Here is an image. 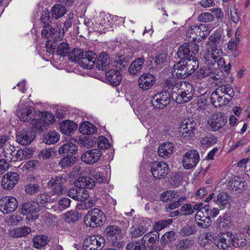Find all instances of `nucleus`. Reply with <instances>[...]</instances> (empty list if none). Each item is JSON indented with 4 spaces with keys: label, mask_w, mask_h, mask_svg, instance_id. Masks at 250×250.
I'll list each match as a JSON object with an SVG mask.
<instances>
[{
    "label": "nucleus",
    "mask_w": 250,
    "mask_h": 250,
    "mask_svg": "<svg viewBox=\"0 0 250 250\" xmlns=\"http://www.w3.org/2000/svg\"><path fill=\"white\" fill-rule=\"evenodd\" d=\"M199 46L193 42L185 43L179 47L177 53L178 57L184 60L185 69L189 76L198 67V62L195 56L199 52Z\"/></svg>",
    "instance_id": "obj_1"
},
{
    "label": "nucleus",
    "mask_w": 250,
    "mask_h": 250,
    "mask_svg": "<svg viewBox=\"0 0 250 250\" xmlns=\"http://www.w3.org/2000/svg\"><path fill=\"white\" fill-rule=\"evenodd\" d=\"M105 215L99 208L91 209L84 218L85 224L88 227L95 228L103 225Z\"/></svg>",
    "instance_id": "obj_2"
},
{
    "label": "nucleus",
    "mask_w": 250,
    "mask_h": 250,
    "mask_svg": "<svg viewBox=\"0 0 250 250\" xmlns=\"http://www.w3.org/2000/svg\"><path fill=\"white\" fill-rule=\"evenodd\" d=\"M159 238L158 232H149L145 234L141 240L134 242L129 243L126 247V250H143L145 248V243L146 241L149 244H154Z\"/></svg>",
    "instance_id": "obj_3"
},
{
    "label": "nucleus",
    "mask_w": 250,
    "mask_h": 250,
    "mask_svg": "<svg viewBox=\"0 0 250 250\" xmlns=\"http://www.w3.org/2000/svg\"><path fill=\"white\" fill-rule=\"evenodd\" d=\"M208 65L206 67L200 68L197 71L196 73L197 78L199 79L208 78L209 80H219L221 76L222 75V71L214 67L213 65Z\"/></svg>",
    "instance_id": "obj_4"
},
{
    "label": "nucleus",
    "mask_w": 250,
    "mask_h": 250,
    "mask_svg": "<svg viewBox=\"0 0 250 250\" xmlns=\"http://www.w3.org/2000/svg\"><path fill=\"white\" fill-rule=\"evenodd\" d=\"M65 182V178L62 176H56L52 178L48 183V186L52 188L50 192L51 195H61L65 193V187L64 184Z\"/></svg>",
    "instance_id": "obj_5"
},
{
    "label": "nucleus",
    "mask_w": 250,
    "mask_h": 250,
    "mask_svg": "<svg viewBox=\"0 0 250 250\" xmlns=\"http://www.w3.org/2000/svg\"><path fill=\"white\" fill-rule=\"evenodd\" d=\"M183 87V88L178 95L174 93L173 96L175 102L179 104L187 103L192 100L194 94V89L191 83L187 82Z\"/></svg>",
    "instance_id": "obj_6"
},
{
    "label": "nucleus",
    "mask_w": 250,
    "mask_h": 250,
    "mask_svg": "<svg viewBox=\"0 0 250 250\" xmlns=\"http://www.w3.org/2000/svg\"><path fill=\"white\" fill-rule=\"evenodd\" d=\"M197 123L193 118H186L180 124V134L183 138L190 139L196 127Z\"/></svg>",
    "instance_id": "obj_7"
},
{
    "label": "nucleus",
    "mask_w": 250,
    "mask_h": 250,
    "mask_svg": "<svg viewBox=\"0 0 250 250\" xmlns=\"http://www.w3.org/2000/svg\"><path fill=\"white\" fill-rule=\"evenodd\" d=\"M171 94L167 91H163L154 95L151 100L152 105L157 108L164 109L170 102Z\"/></svg>",
    "instance_id": "obj_8"
},
{
    "label": "nucleus",
    "mask_w": 250,
    "mask_h": 250,
    "mask_svg": "<svg viewBox=\"0 0 250 250\" xmlns=\"http://www.w3.org/2000/svg\"><path fill=\"white\" fill-rule=\"evenodd\" d=\"M150 169L153 176L160 180L167 177L168 171V166L163 162H153L150 164Z\"/></svg>",
    "instance_id": "obj_9"
},
{
    "label": "nucleus",
    "mask_w": 250,
    "mask_h": 250,
    "mask_svg": "<svg viewBox=\"0 0 250 250\" xmlns=\"http://www.w3.org/2000/svg\"><path fill=\"white\" fill-rule=\"evenodd\" d=\"M104 238L96 235H91L86 238L83 244L84 250H101L104 246Z\"/></svg>",
    "instance_id": "obj_10"
},
{
    "label": "nucleus",
    "mask_w": 250,
    "mask_h": 250,
    "mask_svg": "<svg viewBox=\"0 0 250 250\" xmlns=\"http://www.w3.org/2000/svg\"><path fill=\"white\" fill-rule=\"evenodd\" d=\"M199 161L198 152L195 150H190L184 155L182 164L185 168L189 169L196 167Z\"/></svg>",
    "instance_id": "obj_11"
},
{
    "label": "nucleus",
    "mask_w": 250,
    "mask_h": 250,
    "mask_svg": "<svg viewBox=\"0 0 250 250\" xmlns=\"http://www.w3.org/2000/svg\"><path fill=\"white\" fill-rule=\"evenodd\" d=\"M17 200L12 196H6L0 200V211L3 213H11L18 207Z\"/></svg>",
    "instance_id": "obj_12"
},
{
    "label": "nucleus",
    "mask_w": 250,
    "mask_h": 250,
    "mask_svg": "<svg viewBox=\"0 0 250 250\" xmlns=\"http://www.w3.org/2000/svg\"><path fill=\"white\" fill-rule=\"evenodd\" d=\"M97 60V55L92 51L83 52L81 59L79 62L81 67L90 69L93 68Z\"/></svg>",
    "instance_id": "obj_13"
},
{
    "label": "nucleus",
    "mask_w": 250,
    "mask_h": 250,
    "mask_svg": "<svg viewBox=\"0 0 250 250\" xmlns=\"http://www.w3.org/2000/svg\"><path fill=\"white\" fill-rule=\"evenodd\" d=\"M222 50L218 48L216 46H212L209 49H206L204 55L205 63L208 65H214L217 61V58L220 56H222Z\"/></svg>",
    "instance_id": "obj_14"
},
{
    "label": "nucleus",
    "mask_w": 250,
    "mask_h": 250,
    "mask_svg": "<svg viewBox=\"0 0 250 250\" xmlns=\"http://www.w3.org/2000/svg\"><path fill=\"white\" fill-rule=\"evenodd\" d=\"M227 119L221 112L215 113L211 116L208 123L210 128L213 131L218 130L222 128L227 123Z\"/></svg>",
    "instance_id": "obj_15"
},
{
    "label": "nucleus",
    "mask_w": 250,
    "mask_h": 250,
    "mask_svg": "<svg viewBox=\"0 0 250 250\" xmlns=\"http://www.w3.org/2000/svg\"><path fill=\"white\" fill-rule=\"evenodd\" d=\"M101 151L99 149H92L84 152L81 156V160L87 164L96 163L102 156Z\"/></svg>",
    "instance_id": "obj_16"
},
{
    "label": "nucleus",
    "mask_w": 250,
    "mask_h": 250,
    "mask_svg": "<svg viewBox=\"0 0 250 250\" xmlns=\"http://www.w3.org/2000/svg\"><path fill=\"white\" fill-rule=\"evenodd\" d=\"M41 35L42 37L52 40L54 42L61 41L63 37V33H62L61 30L58 31L52 26L43 28Z\"/></svg>",
    "instance_id": "obj_17"
},
{
    "label": "nucleus",
    "mask_w": 250,
    "mask_h": 250,
    "mask_svg": "<svg viewBox=\"0 0 250 250\" xmlns=\"http://www.w3.org/2000/svg\"><path fill=\"white\" fill-rule=\"evenodd\" d=\"M138 86L143 90L151 88L155 83V77L150 73H144L141 75L138 81Z\"/></svg>",
    "instance_id": "obj_18"
},
{
    "label": "nucleus",
    "mask_w": 250,
    "mask_h": 250,
    "mask_svg": "<svg viewBox=\"0 0 250 250\" xmlns=\"http://www.w3.org/2000/svg\"><path fill=\"white\" fill-rule=\"evenodd\" d=\"M19 179V175L17 172H8L2 179V187L6 189H12L17 183Z\"/></svg>",
    "instance_id": "obj_19"
},
{
    "label": "nucleus",
    "mask_w": 250,
    "mask_h": 250,
    "mask_svg": "<svg viewBox=\"0 0 250 250\" xmlns=\"http://www.w3.org/2000/svg\"><path fill=\"white\" fill-rule=\"evenodd\" d=\"M35 133L31 130H22L17 133V141L21 145L30 144L35 139Z\"/></svg>",
    "instance_id": "obj_20"
},
{
    "label": "nucleus",
    "mask_w": 250,
    "mask_h": 250,
    "mask_svg": "<svg viewBox=\"0 0 250 250\" xmlns=\"http://www.w3.org/2000/svg\"><path fill=\"white\" fill-rule=\"evenodd\" d=\"M35 112L32 107L20 106L17 111V115L21 121L28 122L35 119Z\"/></svg>",
    "instance_id": "obj_21"
},
{
    "label": "nucleus",
    "mask_w": 250,
    "mask_h": 250,
    "mask_svg": "<svg viewBox=\"0 0 250 250\" xmlns=\"http://www.w3.org/2000/svg\"><path fill=\"white\" fill-rule=\"evenodd\" d=\"M105 236L108 240L115 243L122 239V234L121 228L117 226H109L104 230Z\"/></svg>",
    "instance_id": "obj_22"
},
{
    "label": "nucleus",
    "mask_w": 250,
    "mask_h": 250,
    "mask_svg": "<svg viewBox=\"0 0 250 250\" xmlns=\"http://www.w3.org/2000/svg\"><path fill=\"white\" fill-rule=\"evenodd\" d=\"M229 188L235 193L242 192L246 189L247 183L243 181L241 178L235 176L229 182Z\"/></svg>",
    "instance_id": "obj_23"
},
{
    "label": "nucleus",
    "mask_w": 250,
    "mask_h": 250,
    "mask_svg": "<svg viewBox=\"0 0 250 250\" xmlns=\"http://www.w3.org/2000/svg\"><path fill=\"white\" fill-rule=\"evenodd\" d=\"M231 196L225 192H220L214 197V203H215L221 209H224L230 205Z\"/></svg>",
    "instance_id": "obj_24"
},
{
    "label": "nucleus",
    "mask_w": 250,
    "mask_h": 250,
    "mask_svg": "<svg viewBox=\"0 0 250 250\" xmlns=\"http://www.w3.org/2000/svg\"><path fill=\"white\" fill-rule=\"evenodd\" d=\"M151 226L150 220L147 219L146 223L144 225H139L132 227L130 229V235L132 238H136L142 236L148 230Z\"/></svg>",
    "instance_id": "obj_25"
},
{
    "label": "nucleus",
    "mask_w": 250,
    "mask_h": 250,
    "mask_svg": "<svg viewBox=\"0 0 250 250\" xmlns=\"http://www.w3.org/2000/svg\"><path fill=\"white\" fill-rule=\"evenodd\" d=\"M172 75L173 77L179 79H184L188 76V72L185 69L184 61L181 60L174 65L172 70Z\"/></svg>",
    "instance_id": "obj_26"
},
{
    "label": "nucleus",
    "mask_w": 250,
    "mask_h": 250,
    "mask_svg": "<svg viewBox=\"0 0 250 250\" xmlns=\"http://www.w3.org/2000/svg\"><path fill=\"white\" fill-rule=\"evenodd\" d=\"M105 77L108 82L113 86L118 85L121 80L122 75L117 69H110L105 73Z\"/></svg>",
    "instance_id": "obj_27"
},
{
    "label": "nucleus",
    "mask_w": 250,
    "mask_h": 250,
    "mask_svg": "<svg viewBox=\"0 0 250 250\" xmlns=\"http://www.w3.org/2000/svg\"><path fill=\"white\" fill-rule=\"evenodd\" d=\"M232 233L227 232L218 236L216 244L218 248L222 250L228 249L230 246V239L232 237Z\"/></svg>",
    "instance_id": "obj_28"
},
{
    "label": "nucleus",
    "mask_w": 250,
    "mask_h": 250,
    "mask_svg": "<svg viewBox=\"0 0 250 250\" xmlns=\"http://www.w3.org/2000/svg\"><path fill=\"white\" fill-rule=\"evenodd\" d=\"M145 62L143 57H139L134 60L129 65L128 71L132 75L139 73L142 69Z\"/></svg>",
    "instance_id": "obj_29"
},
{
    "label": "nucleus",
    "mask_w": 250,
    "mask_h": 250,
    "mask_svg": "<svg viewBox=\"0 0 250 250\" xmlns=\"http://www.w3.org/2000/svg\"><path fill=\"white\" fill-rule=\"evenodd\" d=\"M78 147L76 144L72 142L67 143L62 145L59 148L60 154H63L64 156H72L77 151Z\"/></svg>",
    "instance_id": "obj_30"
},
{
    "label": "nucleus",
    "mask_w": 250,
    "mask_h": 250,
    "mask_svg": "<svg viewBox=\"0 0 250 250\" xmlns=\"http://www.w3.org/2000/svg\"><path fill=\"white\" fill-rule=\"evenodd\" d=\"M195 220L198 226L202 228H208L211 223L210 218L208 216H205L202 209L197 212Z\"/></svg>",
    "instance_id": "obj_31"
},
{
    "label": "nucleus",
    "mask_w": 250,
    "mask_h": 250,
    "mask_svg": "<svg viewBox=\"0 0 250 250\" xmlns=\"http://www.w3.org/2000/svg\"><path fill=\"white\" fill-rule=\"evenodd\" d=\"M174 145L170 142H167L161 145L158 149V153L160 157L165 159L169 158L172 154Z\"/></svg>",
    "instance_id": "obj_32"
},
{
    "label": "nucleus",
    "mask_w": 250,
    "mask_h": 250,
    "mask_svg": "<svg viewBox=\"0 0 250 250\" xmlns=\"http://www.w3.org/2000/svg\"><path fill=\"white\" fill-rule=\"evenodd\" d=\"M76 187L91 188L95 186L94 180L89 177H80L74 182Z\"/></svg>",
    "instance_id": "obj_33"
},
{
    "label": "nucleus",
    "mask_w": 250,
    "mask_h": 250,
    "mask_svg": "<svg viewBox=\"0 0 250 250\" xmlns=\"http://www.w3.org/2000/svg\"><path fill=\"white\" fill-rule=\"evenodd\" d=\"M230 97H223V95H218L216 91L213 92L211 95V101L213 105L217 107L228 104L230 101Z\"/></svg>",
    "instance_id": "obj_34"
},
{
    "label": "nucleus",
    "mask_w": 250,
    "mask_h": 250,
    "mask_svg": "<svg viewBox=\"0 0 250 250\" xmlns=\"http://www.w3.org/2000/svg\"><path fill=\"white\" fill-rule=\"evenodd\" d=\"M60 128L62 133L69 135L77 129V125L73 121L66 120L60 123Z\"/></svg>",
    "instance_id": "obj_35"
},
{
    "label": "nucleus",
    "mask_w": 250,
    "mask_h": 250,
    "mask_svg": "<svg viewBox=\"0 0 250 250\" xmlns=\"http://www.w3.org/2000/svg\"><path fill=\"white\" fill-rule=\"evenodd\" d=\"M109 58L105 53L99 54L96 63V67L99 70H105L109 67Z\"/></svg>",
    "instance_id": "obj_36"
},
{
    "label": "nucleus",
    "mask_w": 250,
    "mask_h": 250,
    "mask_svg": "<svg viewBox=\"0 0 250 250\" xmlns=\"http://www.w3.org/2000/svg\"><path fill=\"white\" fill-rule=\"evenodd\" d=\"M79 131L82 134L90 135L97 132L95 126L88 121L82 123L79 126Z\"/></svg>",
    "instance_id": "obj_37"
},
{
    "label": "nucleus",
    "mask_w": 250,
    "mask_h": 250,
    "mask_svg": "<svg viewBox=\"0 0 250 250\" xmlns=\"http://www.w3.org/2000/svg\"><path fill=\"white\" fill-rule=\"evenodd\" d=\"M215 91L218 95H223V97L227 98L230 97V100L234 95L233 89L228 84L220 86Z\"/></svg>",
    "instance_id": "obj_38"
},
{
    "label": "nucleus",
    "mask_w": 250,
    "mask_h": 250,
    "mask_svg": "<svg viewBox=\"0 0 250 250\" xmlns=\"http://www.w3.org/2000/svg\"><path fill=\"white\" fill-rule=\"evenodd\" d=\"M31 232V229L28 227H23L11 230L9 231L10 237L18 238L26 236Z\"/></svg>",
    "instance_id": "obj_39"
},
{
    "label": "nucleus",
    "mask_w": 250,
    "mask_h": 250,
    "mask_svg": "<svg viewBox=\"0 0 250 250\" xmlns=\"http://www.w3.org/2000/svg\"><path fill=\"white\" fill-rule=\"evenodd\" d=\"M41 188V186L34 180L25 185L24 190L26 194L32 195L40 192Z\"/></svg>",
    "instance_id": "obj_40"
},
{
    "label": "nucleus",
    "mask_w": 250,
    "mask_h": 250,
    "mask_svg": "<svg viewBox=\"0 0 250 250\" xmlns=\"http://www.w3.org/2000/svg\"><path fill=\"white\" fill-rule=\"evenodd\" d=\"M31 127L32 129V131L40 133L45 129L47 126L44 125V123L42 120L41 118L40 119H37L36 120L33 119L31 122Z\"/></svg>",
    "instance_id": "obj_41"
},
{
    "label": "nucleus",
    "mask_w": 250,
    "mask_h": 250,
    "mask_svg": "<svg viewBox=\"0 0 250 250\" xmlns=\"http://www.w3.org/2000/svg\"><path fill=\"white\" fill-rule=\"evenodd\" d=\"M217 227L221 229H226L229 228L230 224V217L228 215L220 216L217 220Z\"/></svg>",
    "instance_id": "obj_42"
},
{
    "label": "nucleus",
    "mask_w": 250,
    "mask_h": 250,
    "mask_svg": "<svg viewBox=\"0 0 250 250\" xmlns=\"http://www.w3.org/2000/svg\"><path fill=\"white\" fill-rule=\"evenodd\" d=\"M60 139V134L56 131H49L45 134L43 138V141L45 144L50 145L57 142Z\"/></svg>",
    "instance_id": "obj_43"
},
{
    "label": "nucleus",
    "mask_w": 250,
    "mask_h": 250,
    "mask_svg": "<svg viewBox=\"0 0 250 250\" xmlns=\"http://www.w3.org/2000/svg\"><path fill=\"white\" fill-rule=\"evenodd\" d=\"M38 209L35 205L30 202H26L22 204L21 212L23 215H33L37 211Z\"/></svg>",
    "instance_id": "obj_44"
},
{
    "label": "nucleus",
    "mask_w": 250,
    "mask_h": 250,
    "mask_svg": "<svg viewBox=\"0 0 250 250\" xmlns=\"http://www.w3.org/2000/svg\"><path fill=\"white\" fill-rule=\"evenodd\" d=\"M34 247L36 249H41L46 245L48 242V237L45 235H38L33 239Z\"/></svg>",
    "instance_id": "obj_45"
},
{
    "label": "nucleus",
    "mask_w": 250,
    "mask_h": 250,
    "mask_svg": "<svg viewBox=\"0 0 250 250\" xmlns=\"http://www.w3.org/2000/svg\"><path fill=\"white\" fill-rule=\"evenodd\" d=\"M70 50V47L67 42H62L58 45L56 53L58 55L64 57L68 55Z\"/></svg>",
    "instance_id": "obj_46"
},
{
    "label": "nucleus",
    "mask_w": 250,
    "mask_h": 250,
    "mask_svg": "<svg viewBox=\"0 0 250 250\" xmlns=\"http://www.w3.org/2000/svg\"><path fill=\"white\" fill-rule=\"evenodd\" d=\"M83 51L78 48L73 49L68 55V60L71 62H78L79 63V61L81 59Z\"/></svg>",
    "instance_id": "obj_47"
},
{
    "label": "nucleus",
    "mask_w": 250,
    "mask_h": 250,
    "mask_svg": "<svg viewBox=\"0 0 250 250\" xmlns=\"http://www.w3.org/2000/svg\"><path fill=\"white\" fill-rule=\"evenodd\" d=\"M65 7L60 4L54 5L52 9V16L56 19L62 17L66 13Z\"/></svg>",
    "instance_id": "obj_48"
},
{
    "label": "nucleus",
    "mask_w": 250,
    "mask_h": 250,
    "mask_svg": "<svg viewBox=\"0 0 250 250\" xmlns=\"http://www.w3.org/2000/svg\"><path fill=\"white\" fill-rule=\"evenodd\" d=\"M193 244L191 239H182L178 242L176 248L177 250H188Z\"/></svg>",
    "instance_id": "obj_49"
},
{
    "label": "nucleus",
    "mask_w": 250,
    "mask_h": 250,
    "mask_svg": "<svg viewBox=\"0 0 250 250\" xmlns=\"http://www.w3.org/2000/svg\"><path fill=\"white\" fill-rule=\"evenodd\" d=\"M40 20L43 28L51 26L50 25L51 19L49 16V12L47 9L42 11Z\"/></svg>",
    "instance_id": "obj_50"
},
{
    "label": "nucleus",
    "mask_w": 250,
    "mask_h": 250,
    "mask_svg": "<svg viewBox=\"0 0 250 250\" xmlns=\"http://www.w3.org/2000/svg\"><path fill=\"white\" fill-rule=\"evenodd\" d=\"M80 218L78 211L71 210L66 213L63 216V219L67 223H72L78 220Z\"/></svg>",
    "instance_id": "obj_51"
},
{
    "label": "nucleus",
    "mask_w": 250,
    "mask_h": 250,
    "mask_svg": "<svg viewBox=\"0 0 250 250\" xmlns=\"http://www.w3.org/2000/svg\"><path fill=\"white\" fill-rule=\"evenodd\" d=\"M56 155V152L52 148H44L42 149L39 153L40 158H42L43 160L52 159Z\"/></svg>",
    "instance_id": "obj_52"
},
{
    "label": "nucleus",
    "mask_w": 250,
    "mask_h": 250,
    "mask_svg": "<svg viewBox=\"0 0 250 250\" xmlns=\"http://www.w3.org/2000/svg\"><path fill=\"white\" fill-rule=\"evenodd\" d=\"M76 157L70 156H65L59 163V165L62 168H65L68 167L73 166L75 162Z\"/></svg>",
    "instance_id": "obj_53"
},
{
    "label": "nucleus",
    "mask_w": 250,
    "mask_h": 250,
    "mask_svg": "<svg viewBox=\"0 0 250 250\" xmlns=\"http://www.w3.org/2000/svg\"><path fill=\"white\" fill-rule=\"evenodd\" d=\"M175 82L176 83L174 84V86L172 90V92L171 93V98L175 102V99L173 97L174 94L175 93L176 95H178V93H180L183 88V86L184 85V84H185L186 83H187L186 82L176 79Z\"/></svg>",
    "instance_id": "obj_54"
},
{
    "label": "nucleus",
    "mask_w": 250,
    "mask_h": 250,
    "mask_svg": "<svg viewBox=\"0 0 250 250\" xmlns=\"http://www.w3.org/2000/svg\"><path fill=\"white\" fill-rule=\"evenodd\" d=\"M114 66L120 70L126 68L128 64V58L125 56H121L114 62Z\"/></svg>",
    "instance_id": "obj_55"
},
{
    "label": "nucleus",
    "mask_w": 250,
    "mask_h": 250,
    "mask_svg": "<svg viewBox=\"0 0 250 250\" xmlns=\"http://www.w3.org/2000/svg\"><path fill=\"white\" fill-rule=\"evenodd\" d=\"M176 199H177V201H175L171 203L166 205L165 208L167 213H168L170 210L180 207L182 203L185 200L186 198L178 197Z\"/></svg>",
    "instance_id": "obj_56"
},
{
    "label": "nucleus",
    "mask_w": 250,
    "mask_h": 250,
    "mask_svg": "<svg viewBox=\"0 0 250 250\" xmlns=\"http://www.w3.org/2000/svg\"><path fill=\"white\" fill-rule=\"evenodd\" d=\"M173 222V220L171 219H169L168 220H163L156 222L153 227L154 229L156 230V232L158 231H160L165 228L166 227L168 226L169 225L171 224Z\"/></svg>",
    "instance_id": "obj_57"
},
{
    "label": "nucleus",
    "mask_w": 250,
    "mask_h": 250,
    "mask_svg": "<svg viewBox=\"0 0 250 250\" xmlns=\"http://www.w3.org/2000/svg\"><path fill=\"white\" fill-rule=\"evenodd\" d=\"M179 197L177 192L175 191H169L164 192L161 194V200L165 202L171 201L173 198H177Z\"/></svg>",
    "instance_id": "obj_58"
},
{
    "label": "nucleus",
    "mask_w": 250,
    "mask_h": 250,
    "mask_svg": "<svg viewBox=\"0 0 250 250\" xmlns=\"http://www.w3.org/2000/svg\"><path fill=\"white\" fill-rule=\"evenodd\" d=\"M35 151L31 147L25 148L23 149H20V156H21V161L29 159L32 157Z\"/></svg>",
    "instance_id": "obj_59"
},
{
    "label": "nucleus",
    "mask_w": 250,
    "mask_h": 250,
    "mask_svg": "<svg viewBox=\"0 0 250 250\" xmlns=\"http://www.w3.org/2000/svg\"><path fill=\"white\" fill-rule=\"evenodd\" d=\"M80 187H76L69 189L67 192V195L70 198L74 199L75 200L78 201L79 198L80 194L81 192Z\"/></svg>",
    "instance_id": "obj_60"
},
{
    "label": "nucleus",
    "mask_w": 250,
    "mask_h": 250,
    "mask_svg": "<svg viewBox=\"0 0 250 250\" xmlns=\"http://www.w3.org/2000/svg\"><path fill=\"white\" fill-rule=\"evenodd\" d=\"M41 119L46 126L53 124L55 120L53 114L49 112H45L42 115Z\"/></svg>",
    "instance_id": "obj_61"
},
{
    "label": "nucleus",
    "mask_w": 250,
    "mask_h": 250,
    "mask_svg": "<svg viewBox=\"0 0 250 250\" xmlns=\"http://www.w3.org/2000/svg\"><path fill=\"white\" fill-rule=\"evenodd\" d=\"M201 30L200 26H193L190 27L187 32V36L191 38L192 40L196 39L197 33Z\"/></svg>",
    "instance_id": "obj_62"
},
{
    "label": "nucleus",
    "mask_w": 250,
    "mask_h": 250,
    "mask_svg": "<svg viewBox=\"0 0 250 250\" xmlns=\"http://www.w3.org/2000/svg\"><path fill=\"white\" fill-rule=\"evenodd\" d=\"M50 200V196L43 193L38 195L37 199V203L40 206H44Z\"/></svg>",
    "instance_id": "obj_63"
},
{
    "label": "nucleus",
    "mask_w": 250,
    "mask_h": 250,
    "mask_svg": "<svg viewBox=\"0 0 250 250\" xmlns=\"http://www.w3.org/2000/svg\"><path fill=\"white\" fill-rule=\"evenodd\" d=\"M216 142L217 139L212 136L204 137L201 140V144L203 146H205L207 147L216 144Z\"/></svg>",
    "instance_id": "obj_64"
}]
</instances>
